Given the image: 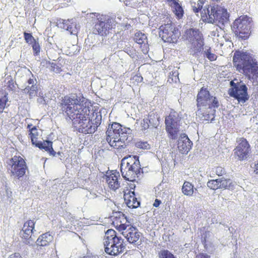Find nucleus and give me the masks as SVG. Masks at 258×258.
I'll return each instance as SVG.
<instances>
[{
    "instance_id": "nucleus-1",
    "label": "nucleus",
    "mask_w": 258,
    "mask_h": 258,
    "mask_svg": "<svg viewBox=\"0 0 258 258\" xmlns=\"http://www.w3.org/2000/svg\"><path fill=\"white\" fill-rule=\"evenodd\" d=\"M84 99L76 95H66L62 97L59 107L63 114L72 120L79 132L92 134L101 124L102 115L92 105H89L90 102H85L84 105Z\"/></svg>"
},
{
    "instance_id": "nucleus-2",
    "label": "nucleus",
    "mask_w": 258,
    "mask_h": 258,
    "mask_svg": "<svg viewBox=\"0 0 258 258\" xmlns=\"http://www.w3.org/2000/svg\"><path fill=\"white\" fill-rule=\"evenodd\" d=\"M233 63L236 70L243 73L248 79L258 80V64L252 55L246 52L236 51Z\"/></svg>"
},
{
    "instance_id": "nucleus-3",
    "label": "nucleus",
    "mask_w": 258,
    "mask_h": 258,
    "mask_svg": "<svg viewBox=\"0 0 258 258\" xmlns=\"http://www.w3.org/2000/svg\"><path fill=\"white\" fill-rule=\"evenodd\" d=\"M197 105L199 111H201L203 107L208 109L202 113L203 120H213L215 117V109L219 106L218 99L210 94L207 88L203 87L199 91L197 96Z\"/></svg>"
},
{
    "instance_id": "nucleus-4",
    "label": "nucleus",
    "mask_w": 258,
    "mask_h": 258,
    "mask_svg": "<svg viewBox=\"0 0 258 258\" xmlns=\"http://www.w3.org/2000/svg\"><path fill=\"white\" fill-rule=\"evenodd\" d=\"M130 129L123 127L119 123L113 122L106 131V140L109 145L117 150H122L126 147L127 131Z\"/></svg>"
},
{
    "instance_id": "nucleus-5",
    "label": "nucleus",
    "mask_w": 258,
    "mask_h": 258,
    "mask_svg": "<svg viewBox=\"0 0 258 258\" xmlns=\"http://www.w3.org/2000/svg\"><path fill=\"white\" fill-rule=\"evenodd\" d=\"M203 21L224 25L229 21V14L227 10L218 5L206 6L201 12Z\"/></svg>"
},
{
    "instance_id": "nucleus-6",
    "label": "nucleus",
    "mask_w": 258,
    "mask_h": 258,
    "mask_svg": "<svg viewBox=\"0 0 258 258\" xmlns=\"http://www.w3.org/2000/svg\"><path fill=\"white\" fill-rule=\"evenodd\" d=\"M104 246L105 252L113 256L122 253L125 248L124 239L118 236L116 232L111 229L107 230L105 232Z\"/></svg>"
},
{
    "instance_id": "nucleus-7",
    "label": "nucleus",
    "mask_w": 258,
    "mask_h": 258,
    "mask_svg": "<svg viewBox=\"0 0 258 258\" xmlns=\"http://www.w3.org/2000/svg\"><path fill=\"white\" fill-rule=\"evenodd\" d=\"M6 164L8 174L14 179L23 178L29 171L26 160L20 155H14L7 160Z\"/></svg>"
},
{
    "instance_id": "nucleus-8",
    "label": "nucleus",
    "mask_w": 258,
    "mask_h": 258,
    "mask_svg": "<svg viewBox=\"0 0 258 258\" xmlns=\"http://www.w3.org/2000/svg\"><path fill=\"white\" fill-rule=\"evenodd\" d=\"M90 31L94 35L106 36L112 29L111 19L106 15L94 13L90 14Z\"/></svg>"
},
{
    "instance_id": "nucleus-9",
    "label": "nucleus",
    "mask_w": 258,
    "mask_h": 258,
    "mask_svg": "<svg viewBox=\"0 0 258 258\" xmlns=\"http://www.w3.org/2000/svg\"><path fill=\"white\" fill-rule=\"evenodd\" d=\"M183 38L191 44V49L195 53L200 52L203 49L204 38L199 29L190 28L187 29L183 35Z\"/></svg>"
},
{
    "instance_id": "nucleus-10",
    "label": "nucleus",
    "mask_w": 258,
    "mask_h": 258,
    "mask_svg": "<svg viewBox=\"0 0 258 258\" xmlns=\"http://www.w3.org/2000/svg\"><path fill=\"white\" fill-rule=\"evenodd\" d=\"M251 18L246 15H242L237 18L233 22L232 30L235 35L246 39L251 33Z\"/></svg>"
},
{
    "instance_id": "nucleus-11",
    "label": "nucleus",
    "mask_w": 258,
    "mask_h": 258,
    "mask_svg": "<svg viewBox=\"0 0 258 258\" xmlns=\"http://www.w3.org/2000/svg\"><path fill=\"white\" fill-rule=\"evenodd\" d=\"M181 119V115L173 109H170L168 115L165 117L166 130L172 139L177 137Z\"/></svg>"
},
{
    "instance_id": "nucleus-12",
    "label": "nucleus",
    "mask_w": 258,
    "mask_h": 258,
    "mask_svg": "<svg viewBox=\"0 0 258 258\" xmlns=\"http://www.w3.org/2000/svg\"><path fill=\"white\" fill-rule=\"evenodd\" d=\"M159 35L164 42L176 43L180 36V31L174 23L170 21L159 27Z\"/></svg>"
},
{
    "instance_id": "nucleus-13",
    "label": "nucleus",
    "mask_w": 258,
    "mask_h": 258,
    "mask_svg": "<svg viewBox=\"0 0 258 258\" xmlns=\"http://www.w3.org/2000/svg\"><path fill=\"white\" fill-rule=\"evenodd\" d=\"M231 88L229 90V94L234 97L239 102H245L249 98L247 88L242 81L235 83L234 81L230 82Z\"/></svg>"
},
{
    "instance_id": "nucleus-14",
    "label": "nucleus",
    "mask_w": 258,
    "mask_h": 258,
    "mask_svg": "<svg viewBox=\"0 0 258 258\" xmlns=\"http://www.w3.org/2000/svg\"><path fill=\"white\" fill-rule=\"evenodd\" d=\"M237 146L234 149V154L240 161L246 160L251 153V147L247 140L243 138H237Z\"/></svg>"
},
{
    "instance_id": "nucleus-15",
    "label": "nucleus",
    "mask_w": 258,
    "mask_h": 258,
    "mask_svg": "<svg viewBox=\"0 0 258 258\" xmlns=\"http://www.w3.org/2000/svg\"><path fill=\"white\" fill-rule=\"evenodd\" d=\"M119 178L120 174L116 170L107 171L105 175L106 182L112 190H116L120 187Z\"/></svg>"
},
{
    "instance_id": "nucleus-16",
    "label": "nucleus",
    "mask_w": 258,
    "mask_h": 258,
    "mask_svg": "<svg viewBox=\"0 0 258 258\" xmlns=\"http://www.w3.org/2000/svg\"><path fill=\"white\" fill-rule=\"evenodd\" d=\"M112 224L119 231L126 230L127 226L126 217L121 212H116L113 213L112 216Z\"/></svg>"
},
{
    "instance_id": "nucleus-17",
    "label": "nucleus",
    "mask_w": 258,
    "mask_h": 258,
    "mask_svg": "<svg viewBox=\"0 0 258 258\" xmlns=\"http://www.w3.org/2000/svg\"><path fill=\"white\" fill-rule=\"evenodd\" d=\"M121 232L122 234L131 243H135L140 238V234L138 230L131 225H128L126 230Z\"/></svg>"
},
{
    "instance_id": "nucleus-18",
    "label": "nucleus",
    "mask_w": 258,
    "mask_h": 258,
    "mask_svg": "<svg viewBox=\"0 0 258 258\" xmlns=\"http://www.w3.org/2000/svg\"><path fill=\"white\" fill-rule=\"evenodd\" d=\"M134 40L140 45L141 51L144 54H146L148 53L149 45L148 43L147 37L144 33L141 31L136 32L134 35Z\"/></svg>"
},
{
    "instance_id": "nucleus-19",
    "label": "nucleus",
    "mask_w": 258,
    "mask_h": 258,
    "mask_svg": "<svg viewBox=\"0 0 258 258\" xmlns=\"http://www.w3.org/2000/svg\"><path fill=\"white\" fill-rule=\"evenodd\" d=\"M24 38L25 42L31 45L33 52V54L37 56L39 54L41 47L39 43L38 38L36 39L32 35V33L24 32Z\"/></svg>"
},
{
    "instance_id": "nucleus-20",
    "label": "nucleus",
    "mask_w": 258,
    "mask_h": 258,
    "mask_svg": "<svg viewBox=\"0 0 258 258\" xmlns=\"http://www.w3.org/2000/svg\"><path fill=\"white\" fill-rule=\"evenodd\" d=\"M177 147L179 151L182 154L187 153L191 148L192 143L187 136L183 134L181 135L178 141Z\"/></svg>"
},
{
    "instance_id": "nucleus-21",
    "label": "nucleus",
    "mask_w": 258,
    "mask_h": 258,
    "mask_svg": "<svg viewBox=\"0 0 258 258\" xmlns=\"http://www.w3.org/2000/svg\"><path fill=\"white\" fill-rule=\"evenodd\" d=\"M123 197L126 205L130 208H137L140 205V202L135 196L134 191L127 189L124 192Z\"/></svg>"
},
{
    "instance_id": "nucleus-22",
    "label": "nucleus",
    "mask_w": 258,
    "mask_h": 258,
    "mask_svg": "<svg viewBox=\"0 0 258 258\" xmlns=\"http://www.w3.org/2000/svg\"><path fill=\"white\" fill-rule=\"evenodd\" d=\"M35 222L33 220H28L24 223L20 232L21 236L25 239L31 238L33 230L34 229Z\"/></svg>"
},
{
    "instance_id": "nucleus-23",
    "label": "nucleus",
    "mask_w": 258,
    "mask_h": 258,
    "mask_svg": "<svg viewBox=\"0 0 258 258\" xmlns=\"http://www.w3.org/2000/svg\"><path fill=\"white\" fill-rule=\"evenodd\" d=\"M127 162L125 166L129 169H133V171L140 173L141 168L139 157L138 156H129L126 158Z\"/></svg>"
},
{
    "instance_id": "nucleus-24",
    "label": "nucleus",
    "mask_w": 258,
    "mask_h": 258,
    "mask_svg": "<svg viewBox=\"0 0 258 258\" xmlns=\"http://www.w3.org/2000/svg\"><path fill=\"white\" fill-rule=\"evenodd\" d=\"M165 2L171 7L173 12L177 19H180L182 18L184 11L178 0H165Z\"/></svg>"
},
{
    "instance_id": "nucleus-25",
    "label": "nucleus",
    "mask_w": 258,
    "mask_h": 258,
    "mask_svg": "<svg viewBox=\"0 0 258 258\" xmlns=\"http://www.w3.org/2000/svg\"><path fill=\"white\" fill-rule=\"evenodd\" d=\"M121 172L122 177L126 180L130 181H135L138 177L139 173L133 171V169H129L128 167L125 166L123 167V165H121Z\"/></svg>"
},
{
    "instance_id": "nucleus-26",
    "label": "nucleus",
    "mask_w": 258,
    "mask_h": 258,
    "mask_svg": "<svg viewBox=\"0 0 258 258\" xmlns=\"http://www.w3.org/2000/svg\"><path fill=\"white\" fill-rule=\"evenodd\" d=\"M28 131V137L30 139L32 144L35 145L38 141L39 133L36 126L28 124L27 126Z\"/></svg>"
},
{
    "instance_id": "nucleus-27",
    "label": "nucleus",
    "mask_w": 258,
    "mask_h": 258,
    "mask_svg": "<svg viewBox=\"0 0 258 258\" xmlns=\"http://www.w3.org/2000/svg\"><path fill=\"white\" fill-rule=\"evenodd\" d=\"M35 146L40 149H44L48 152L50 154L54 155L55 152L52 148V142L49 141H44L43 142H38Z\"/></svg>"
},
{
    "instance_id": "nucleus-28",
    "label": "nucleus",
    "mask_w": 258,
    "mask_h": 258,
    "mask_svg": "<svg viewBox=\"0 0 258 258\" xmlns=\"http://www.w3.org/2000/svg\"><path fill=\"white\" fill-rule=\"evenodd\" d=\"M149 119V122L152 127L156 128L160 124V117L158 114L154 111H151L147 117Z\"/></svg>"
},
{
    "instance_id": "nucleus-29",
    "label": "nucleus",
    "mask_w": 258,
    "mask_h": 258,
    "mask_svg": "<svg viewBox=\"0 0 258 258\" xmlns=\"http://www.w3.org/2000/svg\"><path fill=\"white\" fill-rule=\"evenodd\" d=\"M53 237L49 233H45L41 235L37 239L36 242L37 245L45 246L48 245L52 241Z\"/></svg>"
},
{
    "instance_id": "nucleus-30",
    "label": "nucleus",
    "mask_w": 258,
    "mask_h": 258,
    "mask_svg": "<svg viewBox=\"0 0 258 258\" xmlns=\"http://www.w3.org/2000/svg\"><path fill=\"white\" fill-rule=\"evenodd\" d=\"M195 189L196 190L194 185L191 182L187 181L184 182L181 188L183 194L189 197L193 196Z\"/></svg>"
},
{
    "instance_id": "nucleus-31",
    "label": "nucleus",
    "mask_w": 258,
    "mask_h": 258,
    "mask_svg": "<svg viewBox=\"0 0 258 258\" xmlns=\"http://www.w3.org/2000/svg\"><path fill=\"white\" fill-rule=\"evenodd\" d=\"M8 94L3 89H0V114L3 113L8 102Z\"/></svg>"
},
{
    "instance_id": "nucleus-32",
    "label": "nucleus",
    "mask_w": 258,
    "mask_h": 258,
    "mask_svg": "<svg viewBox=\"0 0 258 258\" xmlns=\"http://www.w3.org/2000/svg\"><path fill=\"white\" fill-rule=\"evenodd\" d=\"M63 24V28L69 31L71 34L75 35L77 33L78 30L75 23L67 20L65 21Z\"/></svg>"
},
{
    "instance_id": "nucleus-33",
    "label": "nucleus",
    "mask_w": 258,
    "mask_h": 258,
    "mask_svg": "<svg viewBox=\"0 0 258 258\" xmlns=\"http://www.w3.org/2000/svg\"><path fill=\"white\" fill-rule=\"evenodd\" d=\"M6 86L9 91H15L16 89V83L11 75L6 77L5 80Z\"/></svg>"
},
{
    "instance_id": "nucleus-34",
    "label": "nucleus",
    "mask_w": 258,
    "mask_h": 258,
    "mask_svg": "<svg viewBox=\"0 0 258 258\" xmlns=\"http://www.w3.org/2000/svg\"><path fill=\"white\" fill-rule=\"evenodd\" d=\"M219 179V189H226L229 187L231 184V181L229 179H225L224 178Z\"/></svg>"
},
{
    "instance_id": "nucleus-35",
    "label": "nucleus",
    "mask_w": 258,
    "mask_h": 258,
    "mask_svg": "<svg viewBox=\"0 0 258 258\" xmlns=\"http://www.w3.org/2000/svg\"><path fill=\"white\" fill-rule=\"evenodd\" d=\"M24 91L27 92L30 97L35 96L37 94V87L32 85L31 87H26Z\"/></svg>"
},
{
    "instance_id": "nucleus-36",
    "label": "nucleus",
    "mask_w": 258,
    "mask_h": 258,
    "mask_svg": "<svg viewBox=\"0 0 258 258\" xmlns=\"http://www.w3.org/2000/svg\"><path fill=\"white\" fill-rule=\"evenodd\" d=\"M207 186L213 190L219 189V187L220 186L219 185V179L210 180L207 182Z\"/></svg>"
},
{
    "instance_id": "nucleus-37",
    "label": "nucleus",
    "mask_w": 258,
    "mask_h": 258,
    "mask_svg": "<svg viewBox=\"0 0 258 258\" xmlns=\"http://www.w3.org/2000/svg\"><path fill=\"white\" fill-rule=\"evenodd\" d=\"M136 147L143 150H149L151 148L150 145L147 141H139L136 143Z\"/></svg>"
},
{
    "instance_id": "nucleus-38",
    "label": "nucleus",
    "mask_w": 258,
    "mask_h": 258,
    "mask_svg": "<svg viewBox=\"0 0 258 258\" xmlns=\"http://www.w3.org/2000/svg\"><path fill=\"white\" fill-rule=\"evenodd\" d=\"M179 81L178 78V73L177 72H172V73H170V75L168 79V82L169 83H176Z\"/></svg>"
},
{
    "instance_id": "nucleus-39",
    "label": "nucleus",
    "mask_w": 258,
    "mask_h": 258,
    "mask_svg": "<svg viewBox=\"0 0 258 258\" xmlns=\"http://www.w3.org/2000/svg\"><path fill=\"white\" fill-rule=\"evenodd\" d=\"M159 258H176V257L169 250H162L159 253Z\"/></svg>"
},
{
    "instance_id": "nucleus-40",
    "label": "nucleus",
    "mask_w": 258,
    "mask_h": 258,
    "mask_svg": "<svg viewBox=\"0 0 258 258\" xmlns=\"http://www.w3.org/2000/svg\"><path fill=\"white\" fill-rule=\"evenodd\" d=\"M62 66L60 64L52 62L51 66L50 68V71L51 72H54L56 74H59L62 71L61 69Z\"/></svg>"
},
{
    "instance_id": "nucleus-41",
    "label": "nucleus",
    "mask_w": 258,
    "mask_h": 258,
    "mask_svg": "<svg viewBox=\"0 0 258 258\" xmlns=\"http://www.w3.org/2000/svg\"><path fill=\"white\" fill-rule=\"evenodd\" d=\"M132 83L134 85H138L139 83H141L143 81V78L140 74V73H138L135 75L133 76L131 79Z\"/></svg>"
},
{
    "instance_id": "nucleus-42",
    "label": "nucleus",
    "mask_w": 258,
    "mask_h": 258,
    "mask_svg": "<svg viewBox=\"0 0 258 258\" xmlns=\"http://www.w3.org/2000/svg\"><path fill=\"white\" fill-rule=\"evenodd\" d=\"M205 55L208 59L210 61H215L217 58V56L211 52V48L209 47L205 51Z\"/></svg>"
},
{
    "instance_id": "nucleus-43",
    "label": "nucleus",
    "mask_w": 258,
    "mask_h": 258,
    "mask_svg": "<svg viewBox=\"0 0 258 258\" xmlns=\"http://www.w3.org/2000/svg\"><path fill=\"white\" fill-rule=\"evenodd\" d=\"M203 4V1L201 0H199L197 4L194 3V5H192V8L194 12L195 13H198L202 10Z\"/></svg>"
},
{
    "instance_id": "nucleus-44",
    "label": "nucleus",
    "mask_w": 258,
    "mask_h": 258,
    "mask_svg": "<svg viewBox=\"0 0 258 258\" xmlns=\"http://www.w3.org/2000/svg\"><path fill=\"white\" fill-rule=\"evenodd\" d=\"M212 172L214 174L220 176L225 174L226 172L224 168L221 166H218L213 168Z\"/></svg>"
},
{
    "instance_id": "nucleus-45",
    "label": "nucleus",
    "mask_w": 258,
    "mask_h": 258,
    "mask_svg": "<svg viewBox=\"0 0 258 258\" xmlns=\"http://www.w3.org/2000/svg\"><path fill=\"white\" fill-rule=\"evenodd\" d=\"M147 117H145L143 120H141L140 125L142 131H145L148 129L150 127H151Z\"/></svg>"
},
{
    "instance_id": "nucleus-46",
    "label": "nucleus",
    "mask_w": 258,
    "mask_h": 258,
    "mask_svg": "<svg viewBox=\"0 0 258 258\" xmlns=\"http://www.w3.org/2000/svg\"><path fill=\"white\" fill-rule=\"evenodd\" d=\"M52 62H50L49 60H47V59H42L40 63V66L41 68L42 69H46V68H49L51 66Z\"/></svg>"
},
{
    "instance_id": "nucleus-47",
    "label": "nucleus",
    "mask_w": 258,
    "mask_h": 258,
    "mask_svg": "<svg viewBox=\"0 0 258 258\" xmlns=\"http://www.w3.org/2000/svg\"><path fill=\"white\" fill-rule=\"evenodd\" d=\"M195 258H211V257L206 253L200 252L196 256Z\"/></svg>"
},
{
    "instance_id": "nucleus-48",
    "label": "nucleus",
    "mask_w": 258,
    "mask_h": 258,
    "mask_svg": "<svg viewBox=\"0 0 258 258\" xmlns=\"http://www.w3.org/2000/svg\"><path fill=\"white\" fill-rule=\"evenodd\" d=\"M82 172H84L85 174V176H84V177H87L90 175V173L91 172V170L89 168L86 167L85 168L82 169Z\"/></svg>"
},
{
    "instance_id": "nucleus-49",
    "label": "nucleus",
    "mask_w": 258,
    "mask_h": 258,
    "mask_svg": "<svg viewBox=\"0 0 258 258\" xmlns=\"http://www.w3.org/2000/svg\"><path fill=\"white\" fill-rule=\"evenodd\" d=\"M8 258H22L19 253H15L11 254Z\"/></svg>"
},
{
    "instance_id": "nucleus-50",
    "label": "nucleus",
    "mask_w": 258,
    "mask_h": 258,
    "mask_svg": "<svg viewBox=\"0 0 258 258\" xmlns=\"http://www.w3.org/2000/svg\"><path fill=\"white\" fill-rule=\"evenodd\" d=\"M161 204V201L160 200L156 199L155 200L154 203H153V205L154 207L157 208L160 206V205Z\"/></svg>"
},
{
    "instance_id": "nucleus-51",
    "label": "nucleus",
    "mask_w": 258,
    "mask_h": 258,
    "mask_svg": "<svg viewBox=\"0 0 258 258\" xmlns=\"http://www.w3.org/2000/svg\"><path fill=\"white\" fill-rule=\"evenodd\" d=\"M28 83L29 84H33V83H34V81H33V79H29L28 80Z\"/></svg>"
}]
</instances>
